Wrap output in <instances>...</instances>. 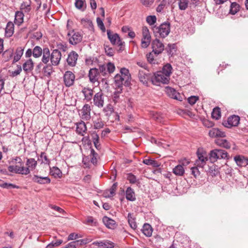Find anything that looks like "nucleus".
<instances>
[{"instance_id": "64", "label": "nucleus", "mask_w": 248, "mask_h": 248, "mask_svg": "<svg viewBox=\"0 0 248 248\" xmlns=\"http://www.w3.org/2000/svg\"><path fill=\"white\" fill-rule=\"evenodd\" d=\"M199 100V97L198 96H191L188 98V102L191 105H193L196 103V102Z\"/></svg>"}, {"instance_id": "24", "label": "nucleus", "mask_w": 248, "mask_h": 248, "mask_svg": "<svg viewBox=\"0 0 248 248\" xmlns=\"http://www.w3.org/2000/svg\"><path fill=\"white\" fill-rule=\"evenodd\" d=\"M34 63L31 59H29L23 64V69L26 73H28L33 70Z\"/></svg>"}, {"instance_id": "37", "label": "nucleus", "mask_w": 248, "mask_h": 248, "mask_svg": "<svg viewBox=\"0 0 248 248\" xmlns=\"http://www.w3.org/2000/svg\"><path fill=\"white\" fill-rule=\"evenodd\" d=\"M37 165V161L34 158H28L26 162V165L30 170H32L35 169Z\"/></svg>"}, {"instance_id": "19", "label": "nucleus", "mask_w": 248, "mask_h": 248, "mask_svg": "<svg viewBox=\"0 0 248 248\" xmlns=\"http://www.w3.org/2000/svg\"><path fill=\"white\" fill-rule=\"evenodd\" d=\"M99 75L98 69L96 68L91 69L88 74L90 81L92 83H94L98 80Z\"/></svg>"}, {"instance_id": "52", "label": "nucleus", "mask_w": 248, "mask_h": 248, "mask_svg": "<svg viewBox=\"0 0 248 248\" xmlns=\"http://www.w3.org/2000/svg\"><path fill=\"white\" fill-rule=\"evenodd\" d=\"M0 186L6 189L18 188L19 186L11 183H3L0 184Z\"/></svg>"}, {"instance_id": "39", "label": "nucleus", "mask_w": 248, "mask_h": 248, "mask_svg": "<svg viewBox=\"0 0 248 248\" xmlns=\"http://www.w3.org/2000/svg\"><path fill=\"white\" fill-rule=\"evenodd\" d=\"M165 50L169 55L172 56L176 51V46L175 44H169Z\"/></svg>"}, {"instance_id": "61", "label": "nucleus", "mask_w": 248, "mask_h": 248, "mask_svg": "<svg viewBox=\"0 0 248 248\" xmlns=\"http://www.w3.org/2000/svg\"><path fill=\"white\" fill-rule=\"evenodd\" d=\"M78 246L88 244L92 241V239L89 238L82 239L75 241Z\"/></svg>"}, {"instance_id": "15", "label": "nucleus", "mask_w": 248, "mask_h": 248, "mask_svg": "<svg viewBox=\"0 0 248 248\" xmlns=\"http://www.w3.org/2000/svg\"><path fill=\"white\" fill-rule=\"evenodd\" d=\"M62 54L61 52L57 49H54L50 56V61L52 65H58L61 60Z\"/></svg>"}, {"instance_id": "11", "label": "nucleus", "mask_w": 248, "mask_h": 248, "mask_svg": "<svg viewBox=\"0 0 248 248\" xmlns=\"http://www.w3.org/2000/svg\"><path fill=\"white\" fill-rule=\"evenodd\" d=\"M152 48L153 51L157 54H159L164 50V45L158 38H156L152 42Z\"/></svg>"}, {"instance_id": "47", "label": "nucleus", "mask_w": 248, "mask_h": 248, "mask_svg": "<svg viewBox=\"0 0 248 248\" xmlns=\"http://www.w3.org/2000/svg\"><path fill=\"white\" fill-rule=\"evenodd\" d=\"M40 160H41V163L49 165L50 160L47 158L46 154L45 152H42L40 155Z\"/></svg>"}, {"instance_id": "18", "label": "nucleus", "mask_w": 248, "mask_h": 248, "mask_svg": "<svg viewBox=\"0 0 248 248\" xmlns=\"http://www.w3.org/2000/svg\"><path fill=\"white\" fill-rule=\"evenodd\" d=\"M78 53L74 51L71 52L68 55L67 62L68 64L71 66H75L78 58Z\"/></svg>"}, {"instance_id": "22", "label": "nucleus", "mask_w": 248, "mask_h": 248, "mask_svg": "<svg viewBox=\"0 0 248 248\" xmlns=\"http://www.w3.org/2000/svg\"><path fill=\"white\" fill-rule=\"evenodd\" d=\"M158 54L154 52V51L150 52L146 55V58L149 63L152 65H155L158 63V60L156 58Z\"/></svg>"}, {"instance_id": "63", "label": "nucleus", "mask_w": 248, "mask_h": 248, "mask_svg": "<svg viewBox=\"0 0 248 248\" xmlns=\"http://www.w3.org/2000/svg\"><path fill=\"white\" fill-rule=\"evenodd\" d=\"M151 42V40L142 37L141 39V46L143 48L147 47Z\"/></svg>"}, {"instance_id": "3", "label": "nucleus", "mask_w": 248, "mask_h": 248, "mask_svg": "<svg viewBox=\"0 0 248 248\" xmlns=\"http://www.w3.org/2000/svg\"><path fill=\"white\" fill-rule=\"evenodd\" d=\"M209 159L212 163L216 162L217 159H228L229 155L226 151L222 149H215L210 151Z\"/></svg>"}, {"instance_id": "41", "label": "nucleus", "mask_w": 248, "mask_h": 248, "mask_svg": "<svg viewBox=\"0 0 248 248\" xmlns=\"http://www.w3.org/2000/svg\"><path fill=\"white\" fill-rule=\"evenodd\" d=\"M239 5L235 2L231 4L230 13L232 15H235L239 10Z\"/></svg>"}, {"instance_id": "6", "label": "nucleus", "mask_w": 248, "mask_h": 248, "mask_svg": "<svg viewBox=\"0 0 248 248\" xmlns=\"http://www.w3.org/2000/svg\"><path fill=\"white\" fill-rule=\"evenodd\" d=\"M115 69V65L111 62H108L106 65L103 64L99 66V74L105 78L108 77Z\"/></svg>"}, {"instance_id": "17", "label": "nucleus", "mask_w": 248, "mask_h": 248, "mask_svg": "<svg viewBox=\"0 0 248 248\" xmlns=\"http://www.w3.org/2000/svg\"><path fill=\"white\" fill-rule=\"evenodd\" d=\"M165 92L171 98L181 101L180 94L173 88L167 86L165 88Z\"/></svg>"}, {"instance_id": "33", "label": "nucleus", "mask_w": 248, "mask_h": 248, "mask_svg": "<svg viewBox=\"0 0 248 248\" xmlns=\"http://www.w3.org/2000/svg\"><path fill=\"white\" fill-rule=\"evenodd\" d=\"M92 141L93 143V144L96 148V149L98 150H100L101 148V144L99 143V137L98 135L93 132L91 135Z\"/></svg>"}, {"instance_id": "50", "label": "nucleus", "mask_w": 248, "mask_h": 248, "mask_svg": "<svg viewBox=\"0 0 248 248\" xmlns=\"http://www.w3.org/2000/svg\"><path fill=\"white\" fill-rule=\"evenodd\" d=\"M189 0H179L178 5L179 9L185 10L187 7Z\"/></svg>"}, {"instance_id": "42", "label": "nucleus", "mask_w": 248, "mask_h": 248, "mask_svg": "<svg viewBox=\"0 0 248 248\" xmlns=\"http://www.w3.org/2000/svg\"><path fill=\"white\" fill-rule=\"evenodd\" d=\"M234 160L237 165L239 167H244V156L240 155H236L234 157Z\"/></svg>"}, {"instance_id": "51", "label": "nucleus", "mask_w": 248, "mask_h": 248, "mask_svg": "<svg viewBox=\"0 0 248 248\" xmlns=\"http://www.w3.org/2000/svg\"><path fill=\"white\" fill-rule=\"evenodd\" d=\"M90 156L91 157V162L93 164L95 165L97 164V154L95 152L93 149H91V153Z\"/></svg>"}, {"instance_id": "31", "label": "nucleus", "mask_w": 248, "mask_h": 248, "mask_svg": "<svg viewBox=\"0 0 248 248\" xmlns=\"http://www.w3.org/2000/svg\"><path fill=\"white\" fill-rule=\"evenodd\" d=\"M126 199L128 201H134L136 200L135 194L133 189L128 187L125 192Z\"/></svg>"}, {"instance_id": "38", "label": "nucleus", "mask_w": 248, "mask_h": 248, "mask_svg": "<svg viewBox=\"0 0 248 248\" xmlns=\"http://www.w3.org/2000/svg\"><path fill=\"white\" fill-rule=\"evenodd\" d=\"M75 5L77 9L84 11L86 8L85 0H76Z\"/></svg>"}, {"instance_id": "49", "label": "nucleus", "mask_w": 248, "mask_h": 248, "mask_svg": "<svg viewBox=\"0 0 248 248\" xmlns=\"http://www.w3.org/2000/svg\"><path fill=\"white\" fill-rule=\"evenodd\" d=\"M43 71L44 74L46 76H50L52 73V67L50 64H47L43 68Z\"/></svg>"}, {"instance_id": "23", "label": "nucleus", "mask_w": 248, "mask_h": 248, "mask_svg": "<svg viewBox=\"0 0 248 248\" xmlns=\"http://www.w3.org/2000/svg\"><path fill=\"white\" fill-rule=\"evenodd\" d=\"M102 221L108 228L114 229L116 227V222L109 217L105 216L103 217Z\"/></svg>"}, {"instance_id": "4", "label": "nucleus", "mask_w": 248, "mask_h": 248, "mask_svg": "<svg viewBox=\"0 0 248 248\" xmlns=\"http://www.w3.org/2000/svg\"><path fill=\"white\" fill-rule=\"evenodd\" d=\"M107 35L108 39L112 45H118L119 47L118 49L119 52H121L124 50L125 43L121 39L118 34L112 33L110 30H107Z\"/></svg>"}, {"instance_id": "32", "label": "nucleus", "mask_w": 248, "mask_h": 248, "mask_svg": "<svg viewBox=\"0 0 248 248\" xmlns=\"http://www.w3.org/2000/svg\"><path fill=\"white\" fill-rule=\"evenodd\" d=\"M172 68L171 64L170 63H167L163 66L162 70L159 71L162 72L165 76L170 78V76L172 73Z\"/></svg>"}, {"instance_id": "60", "label": "nucleus", "mask_w": 248, "mask_h": 248, "mask_svg": "<svg viewBox=\"0 0 248 248\" xmlns=\"http://www.w3.org/2000/svg\"><path fill=\"white\" fill-rule=\"evenodd\" d=\"M142 36L143 37L145 38H148L149 39H151V37L150 34L149 30L146 27H143L142 29Z\"/></svg>"}, {"instance_id": "55", "label": "nucleus", "mask_w": 248, "mask_h": 248, "mask_svg": "<svg viewBox=\"0 0 248 248\" xmlns=\"http://www.w3.org/2000/svg\"><path fill=\"white\" fill-rule=\"evenodd\" d=\"M18 174L22 175H27L30 173V170L29 168L24 167V166H19Z\"/></svg>"}, {"instance_id": "13", "label": "nucleus", "mask_w": 248, "mask_h": 248, "mask_svg": "<svg viewBox=\"0 0 248 248\" xmlns=\"http://www.w3.org/2000/svg\"><path fill=\"white\" fill-rule=\"evenodd\" d=\"M75 79V75L70 71H67L64 74L63 80L66 87H70L74 84Z\"/></svg>"}, {"instance_id": "14", "label": "nucleus", "mask_w": 248, "mask_h": 248, "mask_svg": "<svg viewBox=\"0 0 248 248\" xmlns=\"http://www.w3.org/2000/svg\"><path fill=\"white\" fill-rule=\"evenodd\" d=\"M32 181L35 183L40 185L48 184L51 180L48 176H41L37 174H34L31 178Z\"/></svg>"}, {"instance_id": "44", "label": "nucleus", "mask_w": 248, "mask_h": 248, "mask_svg": "<svg viewBox=\"0 0 248 248\" xmlns=\"http://www.w3.org/2000/svg\"><path fill=\"white\" fill-rule=\"evenodd\" d=\"M14 51L13 49H9L5 51L3 54L6 61H8L11 59L14 55Z\"/></svg>"}, {"instance_id": "54", "label": "nucleus", "mask_w": 248, "mask_h": 248, "mask_svg": "<svg viewBox=\"0 0 248 248\" xmlns=\"http://www.w3.org/2000/svg\"><path fill=\"white\" fill-rule=\"evenodd\" d=\"M146 22L150 25H154L156 21V17L155 16H148L146 17Z\"/></svg>"}, {"instance_id": "1", "label": "nucleus", "mask_w": 248, "mask_h": 248, "mask_svg": "<svg viewBox=\"0 0 248 248\" xmlns=\"http://www.w3.org/2000/svg\"><path fill=\"white\" fill-rule=\"evenodd\" d=\"M131 75L128 69L125 68L121 69L120 73L114 78V83L118 90H123V86L128 87L131 84Z\"/></svg>"}, {"instance_id": "21", "label": "nucleus", "mask_w": 248, "mask_h": 248, "mask_svg": "<svg viewBox=\"0 0 248 248\" xmlns=\"http://www.w3.org/2000/svg\"><path fill=\"white\" fill-rule=\"evenodd\" d=\"M209 135L211 138L221 137L223 138L226 136L224 132L220 131L218 128H212L209 131Z\"/></svg>"}, {"instance_id": "7", "label": "nucleus", "mask_w": 248, "mask_h": 248, "mask_svg": "<svg viewBox=\"0 0 248 248\" xmlns=\"http://www.w3.org/2000/svg\"><path fill=\"white\" fill-rule=\"evenodd\" d=\"M67 36L69 43L72 45H76L82 40V34L80 32L74 30L69 31Z\"/></svg>"}, {"instance_id": "36", "label": "nucleus", "mask_w": 248, "mask_h": 248, "mask_svg": "<svg viewBox=\"0 0 248 248\" xmlns=\"http://www.w3.org/2000/svg\"><path fill=\"white\" fill-rule=\"evenodd\" d=\"M24 14L22 12L17 11L15 14V23L20 25L23 22Z\"/></svg>"}, {"instance_id": "16", "label": "nucleus", "mask_w": 248, "mask_h": 248, "mask_svg": "<svg viewBox=\"0 0 248 248\" xmlns=\"http://www.w3.org/2000/svg\"><path fill=\"white\" fill-rule=\"evenodd\" d=\"M91 106L87 104H85L81 109V118L85 121L89 120L91 118Z\"/></svg>"}, {"instance_id": "58", "label": "nucleus", "mask_w": 248, "mask_h": 248, "mask_svg": "<svg viewBox=\"0 0 248 248\" xmlns=\"http://www.w3.org/2000/svg\"><path fill=\"white\" fill-rule=\"evenodd\" d=\"M117 186V183H114L112 185V186H111V188H110V190H109L110 194L108 196H106V197H108V198L113 197L114 196V195L115 194V192L116 190Z\"/></svg>"}, {"instance_id": "56", "label": "nucleus", "mask_w": 248, "mask_h": 248, "mask_svg": "<svg viewBox=\"0 0 248 248\" xmlns=\"http://www.w3.org/2000/svg\"><path fill=\"white\" fill-rule=\"evenodd\" d=\"M104 48L107 55L108 56H112L114 55V50L112 47L108 46H105Z\"/></svg>"}, {"instance_id": "48", "label": "nucleus", "mask_w": 248, "mask_h": 248, "mask_svg": "<svg viewBox=\"0 0 248 248\" xmlns=\"http://www.w3.org/2000/svg\"><path fill=\"white\" fill-rule=\"evenodd\" d=\"M103 112L107 116H109L114 111L113 107L111 105L108 104L103 108Z\"/></svg>"}, {"instance_id": "30", "label": "nucleus", "mask_w": 248, "mask_h": 248, "mask_svg": "<svg viewBox=\"0 0 248 248\" xmlns=\"http://www.w3.org/2000/svg\"><path fill=\"white\" fill-rule=\"evenodd\" d=\"M141 231L147 237H150L152 234L153 229L149 224H144L142 227Z\"/></svg>"}, {"instance_id": "20", "label": "nucleus", "mask_w": 248, "mask_h": 248, "mask_svg": "<svg viewBox=\"0 0 248 248\" xmlns=\"http://www.w3.org/2000/svg\"><path fill=\"white\" fill-rule=\"evenodd\" d=\"M81 93L83 94L84 100H86V102L90 101L93 98V89L84 87L81 91Z\"/></svg>"}, {"instance_id": "35", "label": "nucleus", "mask_w": 248, "mask_h": 248, "mask_svg": "<svg viewBox=\"0 0 248 248\" xmlns=\"http://www.w3.org/2000/svg\"><path fill=\"white\" fill-rule=\"evenodd\" d=\"M215 143L218 146L225 148L226 149H230L231 145L230 143L225 139H217Z\"/></svg>"}, {"instance_id": "29", "label": "nucleus", "mask_w": 248, "mask_h": 248, "mask_svg": "<svg viewBox=\"0 0 248 248\" xmlns=\"http://www.w3.org/2000/svg\"><path fill=\"white\" fill-rule=\"evenodd\" d=\"M87 130V127L84 122H81L77 124L76 131L77 133L82 136L84 135V133Z\"/></svg>"}, {"instance_id": "53", "label": "nucleus", "mask_w": 248, "mask_h": 248, "mask_svg": "<svg viewBox=\"0 0 248 248\" xmlns=\"http://www.w3.org/2000/svg\"><path fill=\"white\" fill-rule=\"evenodd\" d=\"M62 243V240L61 239H56L52 241L50 244H49L47 248H53L60 246Z\"/></svg>"}, {"instance_id": "46", "label": "nucleus", "mask_w": 248, "mask_h": 248, "mask_svg": "<svg viewBox=\"0 0 248 248\" xmlns=\"http://www.w3.org/2000/svg\"><path fill=\"white\" fill-rule=\"evenodd\" d=\"M212 117L216 120H218L221 117L220 109L218 107L215 108L212 112Z\"/></svg>"}, {"instance_id": "27", "label": "nucleus", "mask_w": 248, "mask_h": 248, "mask_svg": "<svg viewBox=\"0 0 248 248\" xmlns=\"http://www.w3.org/2000/svg\"><path fill=\"white\" fill-rule=\"evenodd\" d=\"M14 30V25L12 22H8L7 23L6 27L5 30V35L7 37H11L13 33Z\"/></svg>"}, {"instance_id": "2", "label": "nucleus", "mask_w": 248, "mask_h": 248, "mask_svg": "<svg viewBox=\"0 0 248 248\" xmlns=\"http://www.w3.org/2000/svg\"><path fill=\"white\" fill-rule=\"evenodd\" d=\"M152 30L156 38H165L170 32V24L168 22H165L159 26H154Z\"/></svg>"}, {"instance_id": "26", "label": "nucleus", "mask_w": 248, "mask_h": 248, "mask_svg": "<svg viewBox=\"0 0 248 248\" xmlns=\"http://www.w3.org/2000/svg\"><path fill=\"white\" fill-rule=\"evenodd\" d=\"M128 222L130 227L133 230H136L137 225L136 222V217L133 213H128L127 216Z\"/></svg>"}, {"instance_id": "9", "label": "nucleus", "mask_w": 248, "mask_h": 248, "mask_svg": "<svg viewBox=\"0 0 248 248\" xmlns=\"http://www.w3.org/2000/svg\"><path fill=\"white\" fill-rule=\"evenodd\" d=\"M138 78L140 82L147 86L149 81L150 80L152 81L153 75L148 71L146 72L143 70H140L139 71Z\"/></svg>"}, {"instance_id": "57", "label": "nucleus", "mask_w": 248, "mask_h": 248, "mask_svg": "<svg viewBox=\"0 0 248 248\" xmlns=\"http://www.w3.org/2000/svg\"><path fill=\"white\" fill-rule=\"evenodd\" d=\"M127 179L129 181L130 183L134 184L137 182L136 177L132 173H129L127 175Z\"/></svg>"}, {"instance_id": "5", "label": "nucleus", "mask_w": 248, "mask_h": 248, "mask_svg": "<svg viewBox=\"0 0 248 248\" xmlns=\"http://www.w3.org/2000/svg\"><path fill=\"white\" fill-rule=\"evenodd\" d=\"M170 78L165 76V75L160 71H157L153 75L152 78V83L155 85H160V84H168Z\"/></svg>"}, {"instance_id": "10", "label": "nucleus", "mask_w": 248, "mask_h": 248, "mask_svg": "<svg viewBox=\"0 0 248 248\" xmlns=\"http://www.w3.org/2000/svg\"><path fill=\"white\" fill-rule=\"evenodd\" d=\"M93 105L98 108H102L104 104V96L103 93L100 91L96 93L93 98Z\"/></svg>"}, {"instance_id": "12", "label": "nucleus", "mask_w": 248, "mask_h": 248, "mask_svg": "<svg viewBox=\"0 0 248 248\" xmlns=\"http://www.w3.org/2000/svg\"><path fill=\"white\" fill-rule=\"evenodd\" d=\"M240 117L238 115H233L230 116L227 121L223 123V125L227 128L236 126L239 124Z\"/></svg>"}, {"instance_id": "45", "label": "nucleus", "mask_w": 248, "mask_h": 248, "mask_svg": "<svg viewBox=\"0 0 248 248\" xmlns=\"http://www.w3.org/2000/svg\"><path fill=\"white\" fill-rule=\"evenodd\" d=\"M143 163L144 164L151 165L154 167H158L160 166L159 163L157 161L152 159H144L143 161Z\"/></svg>"}, {"instance_id": "40", "label": "nucleus", "mask_w": 248, "mask_h": 248, "mask_svg": "<svg viewBox=\"0 0 248 248\" xmlns=\"http://www.w3.org/2000/svg\"><path fill=\"white\" fill-rule=\"evenodd\" d=\"M173 172L176 175L182 176L185 172V170L182 165H178L173 169Z\"/></svg>"}, {"instance_id": "62", "label": "nucleus", "mask_w": 248, "mask_h": 248, "mask_svg": "<svg viewBox=\"0 0 248 248\" xmlns=\"http://www.w3.org/2000/svg\"><path fill=\"white\" fill-rule=\"evenodd\" d=\"M103 247L104 248H113L114 247V244L108 240H104Z\"/></svg>"}, {"instance_id": "25", "label": "nucleus", "mask_w": 248, "mask_h": 248, "mask_svg": "<svg viewBox=\"0 0 248 248\" xmlns=\"http://www.w3.org/2000/svg\"><path fill=\"white\" fill-rule=\"evenodd\" d=\"M42 55H43L42 62L43 63L47 64L49 61L50 60L51 54L49 48L48 47L44 48Z\"/></svg>"}, {"instance_id": "34", "label": "nucleus", "mask_w": 248, "mask_h": 248, "mask_svg": "<svg viewBox=\"0 0 248 248\" xmlns=\"http://www.w3.org/2000/svg\"><path fill=\"white\" fill-rule=\"evenodd\" d=\"M50 174L55 178H61L62 176V171L57 167H50Z\"/></svg>"}, {"instance_id": "43", "label": "nucleus", "mask_w": 248, "mask_h": 248, "mask_svg": "<svg viewBox=\"0 0 248 248\" xmlns=\"http://www.w3.org/2000/svg\"><path fill=\"white\" fill-rule=\"evenodd\" d=\"M33 56L35 58H39L42 54L43 49L39 46H36L33 49Z\"/></svg>"}, {"instance_id": "8", "label": "nucleus", "mask_w": 248, "mask_h": 248, "mask_svg": "<svg viewBox=\"0 0 248 248\" xmlns=\"http://www.w3.org/2000/svg\"><path fill=\"white\" fill-rule=\"evenodd\" d=\"M198 159L195 161V165L199 168H202L206 164L208 159L205 152H201L199 149L197 152Z\"/></svg>"}, {"instance_id": "59", "label": "nucleus", "mask_w": 248, "mask_h": 248, "mask_svg": "<svg viewBox=\"0 0 248 248\" xmlns=\"http://www.w3.org/2000/svg\"><path fill=\"white\" fill-rule=\"evenodd\" d=\"M96 22L98 27L101 29L102 32H105L106 31V28L102 19L99 17H97Z\"/></svg>"}, {"instance_id": "28", "label": "nucleus", "mask_w": 248, "mask_h": 248, "mask_svg": "<svg viewBox=\"0 0 248 248\" xmlns=\"http://www.w3.org/2000/svg\"><path fill=\"white\" fill-rule=\"evenodd\" d=\"M24 48L22 47L16 48L13 59V63L17 62L21 58L24 52Z\"/></svg>"}]
</instances>
